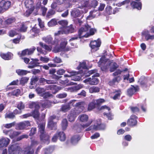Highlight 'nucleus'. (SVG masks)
<instances>
[{
  "label": "nucleus",
  "mask_w": 154,
  "mask_h": 154,
  "mask_svg": "<svg viewBox=\"0 0 154 154\" xmlns=\"http://www.w3.org/2000/svg\"><path fill=\"white\" fill-rule=\"evenodd\" d=\"M90 30V34L93 35L95 32H96V30L95 29H91L90 26L87 24L85 25L84 27H82L79 30V38L82 37H87L89 35V34L88 33L87 31Z\"/></svg>",
  "instance_id": "f257e3e1"
},
{
  "label": "nucleus",
  "mask_w": 154,
  "mask_h": 154,
  "mask_svg": "<svg viewBox=\"0 0 154 154\" xmlns=\"http://www.w3.org/2000/svg\"><path fill=\"white\" fill-rule=\"evenodd\" d=\"M45 124L41 123L38 124V132L40 133V137L41 140L43 141L44 143L47 142H49V137L48 135L45 134Z\"/></svg>",
  "instance_id": "f03ea898"
},
{
  "label": "nucleus",
  "mask_w": 154,
  "mask_h": 154,
  "mask_svg": "<svg viewBox=\"0 0 154 154\" xmlns=\"http://www.w3.org/2000/svg\"><path fill=\"white\" fill-rule=\"evenodd\" d=\"M38 144V142L36 140H32L31 145L26 147L22 151V154H34V149Z\"/></svg>",
  "instance_id": "7ed1b4c3"
},
{
  "label": "nucleus",
  "mask_w": 154,
  "mask_h": 154,
  "mask_svg": "<svg viewBox=\"0 0 154 154\" xmlns=\"http://www.w3.org/2000/svg\"><path fill=\"white\" fill-rule=\"evenodd\" d=\"M76 101V100H72L70 101L69 103L70 104H72V105L73 106H75L77 107L76 108H74L76 111L78 112V113H80L85 109V103L83 101L79 102L74 104V103Z\"/></svg>",
  "instance_id": "20e7f679"
},
{
  "label": "nucleus",
  "mask_w": 154,
  "mask_h": 154,
  "mask_svg": "<svg viewBox=\"0 0 154 154\" xmlns=\"http://www.w3.org/2000/svg\"><path fill=\"white\" fill-rule=\"evenodd\" d=\"M29 107L30 108H35V110L31 114L35 118H38L40 115L38 111L39 108L38 104L37 103L32 102L30 104Z\"/></svg>",
  "instance_id": "39448f33"
},
{
  "label": "nucleus",
  "mask_w": 154,
  "mask_h": 154,
  "mask_svg": "<svg viewBox=\"0 0 154 154\" xmlns=\"http://www.w3.org/2000/svg\"><path fill=\"white\" fill-rule=\"evenodd\" d=\"M11 2L2 0L0 2V13L8 10L11 6Z\"/></svg>",
  "instance_id": "423d86ee"
},
{
  "label": "nucleus",
  "mask_w": 154,
  "mask_h": 154,
  "mask_svg": "<svg viewBox=\"0 0 154 154\" xmlns=\"http://www.w3.org/2000/svg\"><path fill=\"white\" fill-rule=\"evenodd\" d=\"M21 151L20 147L16 145H11L8 149V152L10 154H19Z\"/></svg>",
  "instance_id": "0eeeda50"
},
{
  "label": "nucleus",
  "mask_w": 154,
  "mask_h": 154,
  "mask_svg": "<svg viewBox=\"0 0 154 154\" xmlns=\"http://www.w3.org/2000/svg\"><path fill=\"white\" fill-rule=\"evenodd\" d=\"M138 82L139 83L141 87L144 90L146 91L149 87L150 85L148 84V80L144 76H142L139 79Z\"/></svg>",
  "instance_id": "6e6552de"
},
{
  "label": "nucleus",
  "mask_w": 154,
  "mask_h": 154,
  "mask_svg": "<svg viewBox=\"0 0 154 154\" xmlns=\"http://www.w3.org/2000/svg\"><path fill=\"white\" fill-rule=\"evenodd\" d=\"M93 120L92 119H90L87 123L85 124L78 125H75L74 126V129L76 130L78 132H79L85 128L88 127L91 124Z\"/></svg>",
  "instance_id": "1a4fd4ad"
},
{
  "label": "nucleus",
  "mask_w": 154,
  "mask_h": 154,
  "mask_svg": "<svg viewBox=\"0 0 154 154\" xmlns=\"http://www.w3.org/2000/svg\"><path fill=\"white\" fill-rule=\"evenodd\" d=\"M31 125L29 121H25L18 123L16 126V129L17 130H21Z\"/></svg>",
  "instance_id": "9d476101"
},
{
  "label": "nucleus",
  "mask_w": 154,
  "mask_h": 154,
  "mask_svg": "<svg viewBox=\"0 0 154 154\" xmlns=\"http://www.w3.org/2000/svg\"><path fill=\"white\" fill-rule=\"evenodd\" d=\"M3 132L5 134L8 135L11 138H14L21 134L20 132L15 131L12 129L8 131L4 130Z\"/></svg>",
  "instance_id": "9b49d317"
},
{
  "label": "nucleus",
  "mask_w": 154,
  "mask_h": 154,
  "mask_svg": "<svg viewBox=\"0 0 154 154\" xmlns=\"http://www.w3.org/2000/svg\"><path fill=\"white\" fill-rule=\"evenodd\" d=\"M45 88V91L46 90H51L52 93L54 94H56L59 90L60 89V87L54 85L46 86Z\"/></svg>",
  "instance_id": "f8f14e48"
},
{
  "label": "nucleus",
  "mask_w": 154,
  "mask_h": 154,
  "mask_svg": "<svg viewBox=\"0 0 154 154\" xmlns=\"http://www.w3.org/2000/svg\"><path fill=\"white\" fill-rule=\"evenodd\" d=\"M90 45L92 51H96L98 49V48L100 46V42L98 40H95L91 42Z\"/></svg>",
  "instance_id": "ddd939ff"
},
{
  "label": "nucleus",
  "mask_w": 154,
  "mask_h": 154,
  "mask_svg": "<svg viewBox=\"0 0 154 154\" xmlns=\"http://www.w3.org/2000/svg\"><path fill=\"white\" fill-rule=\"evenodd\" d=\"M75 109H72L70 111V113L68 116V119L70 122L74 121L77 115L79 114L78 113Z\"/></svg>",
  "instance_id": "4468645a"
},
{
  "label": "nucleus",
  "mask_w": 154,
  "mask_h": 154,
  "mask_svg": "<svg viewBox=\"0 0 154 154\" xmlns=\"http://www.w3.org/2000/svg\"><path fill=\"white\" fill-rule=\"evenodd\" d=\"M35 50V47H33L29 49H27L23 51L20 54V56L29 55L32 54Z\"/></svg>",
  "instance_id": "2eb2a0df"
},
{
  "label": "nucleus",
  "mask_w": 154,
  "mask_h": 154,
  "mask_svg": "<svg viewBox=\"0 0 154 154\" xmlns=\"http://www.w3.org/2000/svg\"><path fill=\"white\" fill-rule=\"evenodd\" d=\"M10 141L8 138H2L0 139V148L6 147L9 143Z\"/></svg>",
  "instance_id": "dca6fc26"
},
{
  "label": "nucleus",
  "mask_w": 154,
  "mask_h": 154,
  "mask_svg": "<svg viewBox=\"0 0 154 154\" xmlns=\"http://www.w3.org/2000/svg\"><path fill=\"white\" fill-rule=\"evenodd\" d=\"M97 124H95L93 126V129L95 130H103L105 128V125L104 124H101L100 120L99 119L97 121Z\"/></svg>",
  "instance_id": "f3484780"
},
{
  "label": "nucleus",
  "mask_w": 154,
  "mask_h": 154,
  "mask_svg": "<svg viewBox=\"0 0 154 154\" xmlns=\"http://www.w3.org/2000/svg\"><path fill=\"white\" fill-rule=\"evenodd\" d=\"M86 82H89L91 85H96L99 83L98 79L95 78H88L85 80Z\"/></svg>",
  "instance_id": "a211bd4d"
},
{
  "label": "nucleus",
  "mask_w": 154,
  "mask_h": 154,
  "mask_svg": "<svg viewBox=\"0 0 154 154\" xmlns=\"http://www.w3.org/2000/svg\"><path fill=\"white\" fill-rule=\"evenodd\" d=\"M78 118L80 122L82 123H85L88 121L89 117L88 115L83 114L79 115Z\"/></svg>",
  "instance_id": "6ab92c4d"
},
{
  "label": "nucleus",
  "mask_w": 154,
  "mask_h": 154,
  "mask_svg": "<svg viewBox=\"0 0 154 154\" xmlns=\"http://www.w3.org/2000/svg\"><path fill=\"white\" fill-rule=\"evenodd\" d=\"M1 57L5 60H9L11 59L13 56V54L9 52L7 54L1 53Z\"/></svg>",
  "instance_id": "aec40b11"
},
{
  "label": "nucleus",
  "mask_w": 154,
  "mask_h": 154,
  "mask_svg": "<svg viewBox=\"0 0 154 154\" xmlns=\"http://www.w3.org/2000/svg\"><path fill=\"white\" fill-rule=\"evenodd\" d=\"M106 63L108 64L109 65H110V64L111 65L110 70L111 72L114 71L119 66L116 63H112L109 60L107 61Z\"/></svg>",
  "instance_id": "412c9836"
},
{
  "label": "nucleus",
  "mask_w": 154,
  "mask_h": 154,
  "mask_svg": "<svg viewBox=\"0 0 154 154\" xmlns=\"http://www.w3.org/2000/svg\"><path fill=\"white\" fill-rule=\"evenodd\" d=\"M127 124L130 126H134L135 125L134 115H132L131 116L130 118L128 119Z\"/></svg>",
  "instance_id": "4be33fe9"
},
{
  "label": "nucleus",
  "mask_w": 154,
  "mask_h": 154,
  "mask_svg": "<svg viewBox=\"0 0 154 154\" xmlns=\"http://www.w3.org/2000/svg\"><path fill=\"white\" fill-rule=\"evenodd\" d=\"M113 93L115 94V95L112 97V98L114 100H116L120 97L121 92V90L119 89L117 90H115Z\"/></svg>",
  "instance_id": "5701e85b"
},
{
  "label": "nucleus",
  "mask_w": 154,
  "mask_h": 154,
  "mask_svg": "<svg viewBox=\"0 0 154 154\" xmlns=\"http://www.w3.org/2000/svg\"><path fill=\"white\" fill-rule=\"evenodd\" d=\"M42 39L47 43L49 44L52 43V41L53 38L50 36H47L46 37L42 38Z\"/></svg>",
  "instance_id": "b1692460"
},
{
  "label": "nucleus",
  "mask_w": 154,
  "mask_h": 154,
  "mask_svg": "<svg viewBox=\"0 0 154 154\" xmlns=\"http://www.w3.org/2000/svg\"><path fill=\"white\" fill-rule=\"evenodd\" d=\"M58 136L59 137L60 140L61 141H63L66 139V135L63 132H57Z\"/></svg>",
  "instance_id": "393cba45"
},
{
  "label": "nucleus",
  "mask_w": 154,
  "mask_h": 154,
  "mask_svg": "<svg viewBox=\"0 0 154 154\" xmlns=\"http://www.w3.org/2000/svg\"><path fill=\"white\" fill-rule=\"evenodd\" d=\"M80 14V11L77 9L74 10L71 13V15L74 17H76L79 16Z\"/></svg>",
  "instance_id": "a878e982"
},
{
  "label": "nucleus",
  "mask_w": 154,
  "mask_h": 154,
  "mask_svg": "<svg viewBox=\"0 0 154 154\" xmlns=\"http://www.w3.org/2000/svg\"><path fill=\"white\" fill-rule=\"evenodd\" d=\"M16 72L19 75H25L28 73L30 72L29 71L23 69H18L16 70Z\"/></svg>",
  "instance_id": "bb28decb"
},
{
  "label": "nucleus",
  "mask_w": 154,
  "mask_h": 154,
  "mask_svg": "<svg viewBox=\"0 0 154 154\" xmlns=\"http://www.w3.org/2000/svg\"><path fill=\"white\" fill-rule=\"evenodd\" d=\"M120 80V78L119 76H117L114 78L112 81L109 82V84L111 86L114 85L116 82H119Z\"/></svg>",
  "instance_id": "cd10ccee"
},
{
  "label": "nucleus",
  "mask_w": 154,
  "mask_h": 154,
  "mask_svg": "<svg viewBox=\"0 0 154 154\" xmlns=\"http://www.w3.org/2000/svg\"><path fill=\"white\" fill-rule=\"evenodd\" d=\"M70 109L71 107L69 104L64 105L62 106L60 109V111L65 112L69 110Z\"/></svg>",
  "instance_id": "c85d7f7f"
},
{
  "label": "nucleus",
  "mask_w": 154,
  "mask_h": 154,
  "mask_svg": "<svg viewBox=\"0 0 154 154\" xmlns=\"http://www.w3.org/2000/svg\"><path fill=\"white\" fill-rule=\"evenodd\" d=\"M15 20L14 18H9L6 20L4 22V24L5 26H8L12 23L14 22Z\"/></svg>",
  "instance_id": "c756f323"
},
{
  "label": "nucleus",
  "mask_w": 154,
  "mask_h": 154,
  "mask_svg": "<svg viewBox=\"0 0 154 154\" xmlns=\"http://www.w3.org/2000/svg\"><path fill=\"white\" fill-rule=\"evenodd\" d=\"M80 139V137L79 135H76L72 138L71 142L73 144H75L78 142Z\"/></svg>",
  "instance_id": "7c9ffc66"
},
{
  "label": "nucleus",
  "mask_w": 154,
  "mask_h": 154,
  "mask_svg": "<svg viewBox=\"0 0 154 154\" xmlns=\"http://www.w3.org/2000/svg\"><path fill=\"white\" fill-rule=\"evenodd\" d=\"M48 126L52 128V129L55 130L57 129L56 123L54 122L53 121L48 120Z\"/></svg>",
  "instance_id": "2f4dec72"
},
{
  "label": "nucleus",
  "mask_w": 154,
  "mask_h": 154,
  "mask_svg": "<svg viewBox=\"0 0 154 154\" xmlns=\"http://www.w3.org/2000/svg\"><path fill=\"white\" fill-rule=\"evenodd\" d=\"M39 45L42 48L48 51H51V50L52 48L51 46H48L42 42H39Z\"/></svg>",
  "instance_id": "473e14b6"
},
{
  "label": "nucleus",
  "mask_w": 154,
  "mask_h": 154,
  "mask_svg": "<svg viewBox=\"0 0 154 154\" xmlns=\"http://www.w3.org/2000/svg\"><path fill=\"white\" fill-rule=\"evenodd\" d=\"M35 91L40 96H41L43 94V93L45 92V88L38 87L35 89Z\"/></svg>",
  "instance_id": "72a5a7b5"
},
{
  "label": "nucleus",
  "mask_w": 154,
  "mask_h": 154,
  "mask_svg": "<svg viewBox=\"0 0 154 154\" xmlns=\"http://www.w3.org/2000/svg\"><path fill=\"white\" fill-rule=\"evenodd\" d=\"M89 91L91 93L98 92L100 91V89L97 87L93 86L90 88Z\"/></svg>",
  "instance_id": "f704fd0d"
},
{
  "label": "nucleus",
  "mask_w": 154,
  "mask_h": 154,
  "mask_svg": "<svg viewBox=\"0 0 154 154\" xmlns=\"http://www.w3.org/2000/svg\"><path fill=\"white\" fill-rule=\"evenodd\" d=\"M64 29L65 31L67 32L66 34L69 33H72L74 31V28L72 27V25L69 26L64 27Z\"/></svg>",
  "instance_id": "c9c22d12"
},
{
  "label": "nucleus",
  "mask_w": 154,
  "mask_h": 154,
  "mask_svg": "<svg viewBox=\"0 0 154 154\" xmlns=\"http://www.w3.org/2000/svg\"><path fill=\"white\" fill-rule=\"evenodd\" d=\"M97 70L96 69L90 70L88 71V73H89V75H87L88 76H89L90 75L92 74H94L93 76H93L94 77H98L99 76V74L97 72Z\"/></svg>",
  "instance_id": "e433bc0d"
},
{
  "label": "nucleus",
  "mask_w": 154,
  "mask_h": 154,
  "mask_svg": "<svg viewBox=\"0 0 154 154\" xmlns=\"http://www.w3.org/2000/svg\"><path fill=\"white\" fill-rule=\"evenodd\" d=\"M135 87L134 86H131V87L130 88L127 90V93L130 96H131L134 93Z\"/></svg>",
  "instance_id": "4c0bfd02"
},
{
  "label": "nucleus",
  "mask_w": 154,
  "mask_h": 154,
  "mask_svg": "<svg viewBox=\"0 0 154 154\" xmlns=\"http://www.w3.org/2000/svg\"><path fill=\"white\" fill-rule=\"evenodd\" d=\"M29 64L30 65L28 66V68L32 69L38 66L39 63L38 62H35L33 60L30 62Z\"/></svg>",
  "instance_id": "58836bf2"
},
{
  "label": "nucleus",
  "mask_w": 154,
  "mask_h": 154,
  "mask_svg": "<svg viewBox=\"0 0 154 154\" xmlns=\"http://www.w3.org/2000/svg\"><path fill=\"white\" fill-rule=\"evenodd\" d=\"M67 32H66L65 31L64 27H61L59 29V30L57 32L55 33L54 35L56 36H57L61 34H66Z\"/></svg>",
  "instance_id": "ea45409f"
},
{
  "label": "nucleus",
  "mask_w": 154,
  "mask_h": 154,
  "mask_svg": "<svg viewBox=\"0 0 154 154\" xmlns=\"http://www.w3.org/2000/svg\"><path fill=\"white\" fill-rule=\"evenodd\" d=\"M96 102L94 101L90 103L88 105V111H91L94 109L95 107Z\"/></svg>",
  "instance_id": "a19ab883"
},
{
  "label": "nucleus",
  "mask_w": 154,
  "mask_h": 154,
  "mask_svg": "<svg viewBox=\"0 0 154 154\" xmlns=\"http://www.w3.org/2000/svg\"><path fill=\"white\" fill-rule=\"evenodd\" d=\"M68 126L67 121L66 119H64L62 122V127L63 130H66Z\"/></svg>",
  "instance_id": "79ce46f5"
},
{
  "label": "nucleus",
  "mask_w": 154,
  "mask_h": 154,
  "mask_svg": "<svg viewBox=\"0 0 154 154\" xmlns=\"http://www.w3.org/2000/svg\"><path fill=\"white\" fill-rule=\"evenodd\" d=\"M29 79V78L26 77H22L20 80V83L21 85H24L26 83Z\"/></svg>",
  "instance_id": "37998d69"
},
{
  "label": "nucleus",
  "mask_w": 154,
  "mask_h": 154,
  "mask_svg": "<svg viewBox=\"0 0 154 154\" xmlns=\"http://www.w3.org/2000/svg\"><path fill=\"white\" fill-rule=\"evenodd\" d=\"M5 118L10 119H13L15 117V115L13 112H8L5 114Z\"/></svg>",
  "instance_id": "c03bdc74"
},
{
  "label": "nucleus",
  "mask_w": 154,
  "mask_h": 154,
  "mask_svg": "<svg viewBox=\"0 0 154 154\" xmlns=\"http://www.w3.org/2000/svg\"><path fill=\"white\" fill-rule=\"evenodd\" d=\"M20 93V90L19 89H17L14 90L11 93H8V94L10 95H13L14 96H18Z\"/></svg>",
  "instance_id": "a18cd8bd"
},
{
  "label": "nucleus",
  "mask_w": 154,
  "mask_h": 154,
  "mask_svg": "<svg viewBox=\"0 0 154 154\" xmlns=\"http://www.w3.org/2000/svg\"><path fill=\"white\" fill-rule=\"evenodd\" d=\"M17 107L19 110H21L25 108V106L24 104L22 102H20L17 104Z\"/></svg>",
  "instance_id": "49530a36"
},
{
  "label": "nucleus",
  "mask_w": 154,
  "mask_h": 154,
  "mask_svg": "<svg viewBox=\"0 0 154 154\" xmlns=\"http://www.w3.org/2000/svg\"><path fill=\"white\" fill-rule=\"evenodd\" d=\"M57 22L55 19H53L48 23V25L49 26H52L57 24Z\"/></svg>",
  "instance_id": "de8ad7c7"
},
{
  "label": "nucleus",
  "mask_w": 154,
  "mask_h": 154,
  "mask_svg": "<svg viewBox=\"0 0 154 154\" xmlns=\"http://www.w3.org/2000/svg\"><path fill=\"white\" fill-rule=\"evenodd\" d=\"M55 13V11L52 9L49 10L47 13L46 17L48 18H49L52 15L54 14Z\"/></svg>",
  "instance_id": "09e8293b"
},
{
  "label": "nucleus",
  "mask_w": 154,
  "mask_h": 154,
  "mask_svg": "<svg viewBox=\"0 0 154 154\" xmlns=\"http://www.w3.org/2000/svg\"><path fill=\"white\" fill-rule=\"evenodd\" d=\"M67 44V42L66 41V40L65 38L63 39V40H62V42L60 45V47L62 49H63L65 48Z\"/></svg>",
  "instance_id": "8fccbe9b"
},
{
  "label": "nucleus",
  "mask_w": 154,
  "mask_h": 154,
  "mask_svg": "<svg viewBox=\"0 0 154 154\" xmlns=\"http://www.w3.org/2000/svg\"><path fill=\"white\" fill-rule=\"evenodd\" d=\"M15 124V122H14L11 123L4 124L3 125V126L7 128H9L14 126Z\"/></svg>",
  "instance_id": "3c124183"
},
{
  "label": "nucleus",
  "mask_w": 154,
  "mask_h": 154,
  "mask_svg": "<svg viewBox=\"0 0 154 154\" xmlns=\"http://www.w3.org/2000/svg\"><path fill=\"white\" fill-rule=\"evenodd\" d=\"M67 71L70 74H66L64 75V76L65 77H70L71 76L75 75L76 74V72L73 71H69L68 70Z\"/></svg>",
  "instance_id": "603ef678"
},
{
  "label": "nucleus",
  "mask_w": 154,
  "mask_h": 154,
  "mask_svg": "<svg viewBox=\"0 0 154 154\" xmlns=\"http://www.w3.org/2000/svg\"><path fill=\"white\" fill-rule=\"evenodd\" d=\"M97 4L98 2L96 0H92L89 4V5L91 7L95 8L97 5Z\"/></svg>",
  "instance_id": "864d4df0"
},
{
  "label": "nucleus",
  "mask_w": 154,
  "mask_h": 154,
  "mask_svg": "<svg viewBox=\"0 0 154 154\" xmlns=\"http://www.w3.org/2000/svg\"><path fill=\"white\" fill-rule=\"evenodd\" d=\"M78 69L79 70L81 69V68L86 69L87 67L85 64V62H83L82 63H80V64L77 67Z\"/></svg>",
  "instance_id": "5fc2aeb1"
},
{
  "label": "nucleus",
  "mask_w": 154,
  "mask_h": 154,
  "mask_svg": "<svg viewBox=\"0 0 154 154\" xmlns=\"http://www.w3.org/2000/svg\"><path fill=\"white\" fill-rule=\"evenodd\" d=\"M68 23V22L66 20H61L59 22V23L63 26L62 27H67Z\"/></svg>",
  "instance_id": "6e6d98bb"
},
{
  "label": "nucleus",
  "mask_w": 154,
  "mask_h": 154,
  "mask_svg": "<svg viewBox=\"0 0 154 154\" xmlns=\"http://www.w3.org/2000/svg\"><path fill=\"white\" fill-rule=\"evenodd\" d=\"M45 154H49L51 153L53 151V148L52 147H49L45 149Z\"/></svg>",
  "instance_id": "4d7b16f0"
},
{
  "label": "nucleus",
  "mask_w": 154,
  "mask_h": 154,
  "mask_svg": "<svg viewBox=\"0 0 154 154\" xmlns=\"http://www.w3.org/2000/svg\"><path fill=\"white\" fill-rule=\"evenodd\" d=\"M52 96V95L49 92H44L43 93V94H42V95L41 96L43 97L44 98H46L48 97H50L51 96Z\"/></svg>",
  "instance_id": "13d9d810"
},
{
  "label": "nucleus",
  "mask_w": 154,
  "mask_h": 154,
  "mask_svg": "<svg viewBox=\"0 0 154 154\" xmlns=\"http://www.w3.org/2000/svg\"><path fill=\"white\" fill-rule=\"evenodd\" d=\"M53 61L55 63H60L62 62L61 59L59 57H56L53 60Z\"/></svg>",
  "instance_id": "bf43d9fd"
},
{
  "label": "nucleus",
  "mask_w": 154,
  "mask_h": 154,
  "mask_svg": "<svg viewBox=\"0 0 154 154\" xmlns=\"http://www.w3.org/2000/svg\"><path fill=\"white\" fill-rule=\"evenodd\" d=\"M41 9L42 15L43 16L45 15L48 10L47 8L44 6H42Z\"/></svg>",
  "instance_id": "052dcab7"
},
{
  "label": "nucleus",
  "mask_w": 154,
  "mask_h": 154,
  "mask_svg": "<svg viewBox=\"0 0 154 154\" xmlns=\"http://www.w3.org/2000/svg\"><path fill=\"white\" fill-rule=\"evenodd\" d=\"M28 137V136L26 134H23L20 136L18 137L17 138V141L20 140L22 139L26 138H27Z\"/></svg>",
  "instance_id": "680f3d73"
},
{
  "label": "nucleus",
  "mask_w": 154,
  "mask_h": 154,
  "mask_svg": "<svg viewBox=\"0 0 154 154\" xmlns=\"http://www.w3.org/2000/svg\"><path fill=\"white\" fill-rule=\"evenodd\" d=\"M66 96L67 94L66 93H63L57 94L56 95V97L59 98H63L66 97Z\"/></svg>",
  "instance_id": "e2e57ef3"
},
{
  "label": "nucleus",
  "mask_w": 154,
  "mask_h": 154,
  "mask_svg": "<svg viewBox=\"0 0 154 154\" xmlns=\"http://www.w3.org/2000/svg\"><path fill=\"white\" fill-rule=\"evenodd\" d=\"M17 30L10 31L9 32V35L11 37H13L14 35L17 34Z\"/></svg>",
  "instance_id": "0e129e2a"
},
{
  "label": "nucleus",
  "mask_w": 154,
  "mask_h": 154,
  "mask_svg": "<svg viewBox=\"0 0 154 154\" xmlns=\"http://www.w3.org/2000/svg\"><path fill=\"white\" fill-rule=\"evenodd\" d=\"M149 31L146 30H144L142 32V35L143 36L145 37V39L149 35Z\"/></svg>",
  "instance_id": "69168bd1"
},
{
  "label": "nucleus",
  "mask_w": 154,
  "mask_h": 154,
  "mask_svg": "<svg viewBox=\"0 0 154 154\" xmlns=\"http://www.w3.org/2000/svg\"><path fill=\"white\" fill-rule=\"evenodd\" d=\"M40 60L45 63H47L49 60V59L46 57H40Z\"/></svg>",
  "instance_id": "338daca9"
},
{
  "label": "nucleus",
  "mask_w": 154,
  "mask_h": 154,
  "mask_svg": "<svg viewBox=\"0 0 154 154\" xmlns=\"http://www.w3.org/2000/svg\"><path fill=\"white\" fill-rule=\"evenodd\" d=\"M46 83L48 84H54L56 83V81L51 79H46Z\"/></svg>",
  "instance_id": "774afa93"
}]
</instances>
